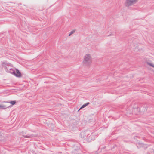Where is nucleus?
Wrapping results in <instances>:
<instances>
[{
    "mask_svg": "<svg viewBox=\"0 0 154 154\" xmlns=\"http://www.w3.org/2000/svg\"><path fill=\"white\" fill-rule=\"evenodd\" d=\"M148 146H148L147 145L144 144V145L143 146L142 148L144 150H146L148 147Z\"/></svg>",
    "mask_w": 154,
    "mask_h": 154,
    "instance_id": "dca6fc26",
    "label": "nucleus"
},
{
    "mask_svg": "<svg viewBox=\"0 0 154 154\" xmlns=\"http://www.w3.org/2000/svg\"><path fill=\"white\" fill-rule=\"evenodd\" d=\"M5 64V62H3L2 63V65L3 67H5V70L8 72H9L13 75L15 76L17 78H20L22 76V74L20 71L17 69L11 68L10 69V71H9L7 69V67L6 66H4L3 64Z\"/></svg>",
    "mask_w": 154,
    "mask_h": 154,
    "instance_id": "f257e3e1",
    "label": "nucleus"
},
{
    "mask_svg": "<svg viewBox=\"0 0 154 154\" xmlns=\"http://www.w3.org/2000/svg\"><path fill=\"white\" fill-rule=\"evenodd\" d=\"M77 145H79L78 144H75L73 145V148L75 150H77L79 149V147Z\"/></svg>",
    "mask_w": 154,
    "mask_h": 154,
    "instance_id": "ddd939ff",
    "label": "nucleus"
},
{
    "mask_svg": "<svg viewBox=\"0 0 154 154\" xmlns=\"http://www.w3.org/2000/svg\"><path fill=\"white\" fill-rule=\"evenodd\" d=\"M106 148V146H104L102 148H101V150L102 151V150H104V149H105Z\"/></svg>",
    "mask_w": 154,
    "mask_h": 154,
    "instance_id": "412c9836",
    "label": "nucleus"
},
{
    "mask_svg": "<svg viewBox=\"0 0 154 154\" xmlns=\"http://www.w3.org/2000/svg\"><path fill=\"white\" fill-rule=\"evenodd\" d=\"M90 104L89 102H87L82 106L79 109H81L82 108H84L86 107L88 105Z\"/></svg>",
    "mask_w": 154,
    "mask_h": 154,
    "instance_id": "4468645a",
    "label": "nucleus"
},
{
    "mask_svg": "<svg viewBox=\"0 0 154 154\" xmlns=\"http://www.w3.org/2000/svg\"><path fill=\"white\" fill-rule=\"evenodd\" d=\"M117 146L116 145H114L112 147V149H114L115 147H116Z\"/></svg>",
    "mask_w": 154,
    "mask_h": 154,
    "instance_id": "aec40b11",
    "label": "nucleus"
},
{
    "mask_svg": "<svg viewBox=\"0 0 154 154\" xmlns=\"http://www.w3.org/2000/svg\"><path fill=\"white\" fill-rule=\"evenodd\" d=\"M90 133L91 132L89 131H82L81 132L80 136L81 138L85 139L86 141V138Z\"/></svg>",
    "mask_w": 154,
    "mask_h": 154,
    "instance_id": "39448f33",
    "label": "nucleus"
},
{
    "mask_svg": "<svg viewBox=\"0 0 154 154\" xmlns=\"http://www.w3.org/2000/svg\"><path fill=\"white\" fill-rule=\"evenodd\" d=\"M2 103H10L11 104V105L12 106V105H15L16 103V101L15 100L11 101L9 102H8V101H3L2 102Z\"/></svg>",
    "mask_w": 154,
    "mask_h": 154,
    "instance_id": "9d476101",
    "label": "nucleus"
},
{
    "mask_svg": "<svg viewBox=\"0 0 154 154\" xmlns=\"http://www.w3.org/2000/svg\"><path fill=\"white\" fill-rule=\"evenodd\" d=\"M75 30H72L70 32V33L69 34V36L71 35L72 34H73L75 32Z\"/></svg>",
    "mask_w": 154,
    "mask_h": 154,
    "instance_id": "f3484780",
    "label": "nucleus"
},
{
    "mask_svg": "<svg viewBox=\"0 0 154 154\" xmlns=\"http://www.w3.org/2000/svg\"><path fill=\"white\" fill-rule=\"evenodd\" d=\"M147 108V107L144 106L139 107L137 112L134 113V114L136 115L143 114L146 112Z\"/></svg>",
    "mask_w": 154,
    "mask_h": 154,
    "instance_id": "20e7f679",
    "label": "nucleus"
},
{
    "mask_svg": "<svg viewBox=\"0 0 154 154\" xmlns=\"http://www.w3.org/2000/svg\"><path fill=\"white\" fill-rule=\"evenodd\" d=\"M5 36L4 34H0V38H5V37L4 36Z\"/></svg>",
    "mask_w": 154,
    "mask_h": 154,
    "instance_id": "6ab92c4d",
    "label": "nucleus"
},
{
    "mask_svg": "<svg viewBox=\"0 0 154 154\" xmlns=\"http://www.w3.org/2000/svg\"><path fill=\"white\" fill-rule=\"evenodd\" d=\"M131 105L132 106H133L132 107L133 109V111H134V113L137 112L139 107H138L137 103L135 102H133L132 103Z\"/></svg>",
    "mask_w": 154,
    "mask_h": 154,
    "instance_id": "0eeeda50",
    "label": "nucleus"
},
{
    "mask_svg": "<svg viewBox=\"0 0 154 154\" xmlns=\"http://www.w3.org/2000/svg\"><path fill=\"white\" fill-rule=\"evenodd\" d=\"M97 133L95 132H93L90 134L87 138H86V141L88 142H89L94 141L96 138L97 137Z\"/></svg>",
    "mask_w": 154,
    "mask_h": 154,
    "instance_id": "f03ea898",
    "label": "nucleus"
},
{
    "mask_svg": "<svg viewBox=\"0 0 154 154\" xmlns=\"http://www.w3.org/2000/svg\"><path fill=\"white\" fill-rule=\"evenodd\" d=\"M91 62V57L89 54H86L84 57L83 63L85 65H88Z\"/></svg>",
    "mask_w": 154,
    "mask_h": 154,
    "instance_id": "7ed1b4c3",
    "label": "nucleus"
},
{
    "mask_svg": "<svg viewBox=\"0 0 154 154\" xmlns=\"http://www.w3.org/2000/svg\"><path fill=\"white\" fill-rule=\"evenodd\" d=\"M11 107V105H10L8 106H7L5 105H0V109H6L7 108Z\"/></svg>",
    "mask_w": 154,
    "mask_h": 154,
    "instance_id": "9b49d317",
    "label": "nucleus"
},
{
    "mask_svg": "<svg viewBox=\"0 0 154 154\" xmlns=\"http://www.w3.org/2000/svg\"><path fill=\"white\" fill-rule=\"evenodd\" d=\"M146 63L147 65H149L150 66L154 68V64L153 63L148 62H147Z\"/></svg>",
    "mask_w": 154,
    "mask_h": 154,
    "instance_id": "2eb2a0df",
    "label": "nucleus"
},
{
    "mask_svg": "<svg viewBox=\"0 0 154 154\" xmlns=\"http://www.w3.org/2000/svg\"><path fill=\"white\" fill-rule=\"evenodd\" d=\"M144 144L143 143L139 142L137 143V146L138 148H142L143 146L144 145Z\"/></svg>",
    "mask_w": 154,
    "mask_h": 154,
    "instance_id": "f8f14e48",
    "label": "nucleus"
},
{
    "mask_svg": "<svg viewBox=\"0 0 154 154\" xmlns=\"http://www.w3.org/2000/svg\"><path fill=\"white\" fill-rule=\"evenodd\" d=\"M129 114H132V111H131L130 112H129Z\"/></svg>",
    "mask_w": 154,
    "mask_h": 154,
    "instance_id": "4be33fe9",
    "label": "nucleus"
},
{
    "mask_svg": "<svg viewBox=\"0 0 154 154\" xmlns=\"http://www.w3.org/2000/svg\"><path fill=\"white\" fill-rule=\"evenodd\" d=\"M0 141L2 142H4L5 141V139L3 137H0Z\"/></svg>",
    "mask_w": 154,
    "mask_h": 154,
    "instance_id": "a211bd4d",
    "label": "nucleus"
},
{
    "mask_svg": "<svg viewBox=\"0 0 154 154\" xmlns=\"http://www.w3.org/2000/svg\"><path fill=\"white\" fill-rule=\"evenodd\" d=\"M136 3L134 0H126L125 2V5L126 7H128Z\"/></svg>",
    "mask_w": 154,
    "mask_h": 154,
    "instance_id": "423d86ee",
    "label": "nucleus"
},
{
    "mask_svg": "<svg viewBox=\"0 0 154 154\" xmlns=\"http://www.w3.org/2000/svg\"><path fill=\"white\" fill-rule=\"evenodd\" d=\"M154 154V149L152 148H150L149 150L148 151L144 153L143 154Z\"/></svg>",
    "mask_w": 154,
    "mask_h": 154,
    "instance_id": "1a4fd4ad",
    "label": "nucleus"
},
{
    "mask_svg": "<svg viewBox=\"0 0 154 154\" xmlns=\"http://www.w3.org/2000/svg\"><path fill=\"white\" fill-rule=\"evenodd\" d=\"M25 132H22L23 136L24 138H32L35 137V135L34 134H28L27 135H25Z\"/></svg>",
    "mask_w": 154,
    "mask_h": 154,
    "instance_id": "6e6552de",
    "label": "nucleus"
}]
</instances>
